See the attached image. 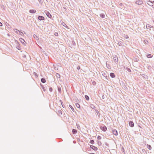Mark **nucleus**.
Returning <instances> with one entry per match:
<instances>
[{
    "label": "nucleus",
    "instance_id": "obj_61",
    "mask_svg": "<svg viewBox=\"0 0 154 154\" xmlns=\"http://www.w3.org/2000/svg\"><path fill=\"white\" fill-rule=\"evenodd\" d=\"M149 1H152L153 2H154V0H149Z\"/></svg>",
    "mask_w": 154,
    "mask_h": 154
},
{
    "label": "nucleus",
    "instance_id": "obj_18",
    "mask_svg": "<svg viewBox=\"0 0 154 154\" xmlns=\"http://www.w3.org/2000/svg\"><path fill=\"white\" fill-rule=\"evenodd\" d=\"M41 82L43 83H44L46 82V80L45 78H42L41 79Z\"/></svg>",
    "mask_w": 154,
    "mask_h": 154
},
{
    "label": "nucleus",
    "instance_id": "obj_19",
    "mask_svg": "<svg viewBox=\"0 0 154 154\" xmlns=\"http://www.w3.org/2000/svg\"><path fill=\"white\" fill-rule=\"evenodd\" d=\"M153 56L152 55H151L150 54H148L146 55V57L148 58H152Z\"/></svg>",
    "mask_w": 154,
    "mask_h": 154
},
{
    "label": "nucleus",
    "instance_id": "obj_7",
    "mask_svg": "<svg viewBox=\"0 0 154 154\" xmlns=\"http://www.w3.org/2000/svg\"><path fill=\"white\" fill-rule=\"evenodd\" d=\"M90 147L91 149L94 151H97L98 149L97 147L93 145H91Z\"/></svg>",
    "mask_w": 154,
    "mask_h": 154
},
{
    "label": "nucleus",
    "instance_id": "obj_29",
    "mask_svg": "<svg viewBox=\"0 0 154 154\" xmlns=\"http://www.w3.org/2000/svg\"><path fill=\"white\" fill-rule=\"evenodd\" d=\"M90 107L93 109H95L96 108L95 107L93 104H91L90 105Z\"/></svg>",
    "mask_w": 154,
    "mask_h": 154
},
{
    "label": "nucleus",
    "instance_id": "obj_53",
    "mask_svg": "<svg viewBox=\"0 0 154 154\" xmlns=\"http://www.w3.org/2000/svg\"><path fill=\"white\" fill-rule=\"evenodd\" d=\"M77 69H80V66H78L77 67Z\"/></svg>",
    "mask_w": 154,
    "mask_h": 154
},
{
    "label": "nucleus",
    "instance_id": "obj_47",
    "mask_svg": "<svg viewBox=\"0 0 154 154\" xmlns=\"http://www.w3.org/2000/svg\"><path fill=\"white\" fill-rule=\"evenodd\" d=\"M54 35L56 36H57L58 35V34L57 32H55L54 33Z\"/></svg>",
    "mask_w": 154,
    "mask_h": 154
},
{
    "label": "nucleus",
    "instance_id": "obj_41",
    "mask_svg": "<svg viewBox=\"0 0 154 154\" xmlns=\"http://www.w3.org/2000/svg\"><path fill=\"white\" fill-rule=\"evenodd\" d=\"M92 84L93 85H96V82H95V81H93L92 82Z\"/></svg>",
    "mask_w": 154,
    "mask_h": 154
},
{
    "label": "nucleus",
    "instance_id": "obj_46",
    "mask_svg": "<svg viewBox=\"0 0 154 154\" xmlns=\"http://www.w3.org/2000/svg\"><path fill=\"white\" fill-rule=\"evenodd\" d=\"M41 85V86H42V89H43V90L44 91H46V89H45V87H44L43 86H42Z\"/></svg>",
    "mask_w": 154,
    "mask_h": 154
},
{
    "label": "nucleus",
    "instance_id": "obj_25",
    "mask_svg": "<svg viewBox=\"0 0 154 154\" xmlns=\"http://www.w3.org/2000/svg\"><path fill=\"white\" fill-rule=\"evenodd\" d=\"M147 148L151 150L152 149L151 146L149 144H147Z\"/></svg>",
    "mask_w": 154,
    "mask_h": 154
},
{
    "label": "nucleus",
    "instance_id": "obj_5",
    "mask_svg": "<svg viewBox=\"0 0 154 154\" xmlns=\"http://www.w3.org/2000/svg\"><path fill=\"white\" fill-rule=\"evenodd\" d=\"M100 128L103 131L105 132L107 130V127L106 126H100Z\"/></svg>",
    "mask_w": 154,
    "mask_h": 154
},
{
    "label": "nucleus",
    "instance_id": "obj_11",
    "mask_svg": "<svg viewBox=\"0 0 154 154\" xmlns=\"http://www.w3.org/2000/svg\"><path fill=\"white\" fill-rule=\"evenodd\" d=\"M114 61L116 63H117L118 62V57L115 56L113 58Z\"/></svg>",
    "mask_w": 154,
    "mask_h": 154
},
{
    "label": "nucleus",
    "instance_id": "obj_49",
    "mask_svg": "<svg viewBox=\"0 0 154 154\" xmlns=\"http://www.w3.org/2000/svg\"><path fill=\"white\" fill-rule=\"evenodd\" d=\"M19 34L21 36L23 35V33L22 32H19Z\"/></svg>",
    "mask_w": 154,
    "mask_h": 154
},
{
    "label": "nucleus",
    "instance_id": "obj_42",
    "mask_svg": "<svg viewBox=\"0 0 154 154\" xmlns=\"http://www.w3.org/2000/svg\"><path fill=\"white\" fill-rule=\"evenodd\" d=\"M146 27L147 28H150V25L149 24H147L146 25Z\"/></svg>",
    "mask_w": 154,
    "mask_h": 154
},
{
    "label": "nucleus",
    "instance_id": "obj_26",
    "mask_svg": "<svg viewBox=\"0 0 154 154\" xmlns=\"http://www.w3.org/2000/svg\"><path fill=\"white\" fill-rule=\"evenodd\" d=\"M56 77L57 78H60V74H59V73H56Z\"/></svg>",
    "mask_w": 154,
    "mask_h": 154
},
{
    "label": "nucleus",
    "instance_id": "obj_9",
    "mask_svg": "<svg viewBox=\"0 0 154 154\" xmlns=\"http://www.w3.org/2000/svg\"><path fill=\"white\" fill-rule=\"evenodd\" d=\"M113 134L116 136H117L118 134V132L116 129H113L112 130Z\"/></svg>",
    "mask_w": 154,
    "mask_h": 154
},
{
    "label": "nucleus",
    "instance_id": "obj_13",
    "mask_svg": "<svg viewBox=\"0 0 154 154\" xmlns=\"http://www.w3.org/2000/svg\"><path fill=\"white\" fill-rule=\"evenodd\" d=\"M29 12L31 13H35L36 12V11L34 9H30L29 11Z\"/></svg>",
    "mask_w": 154,
    "mask_h": 154
},
{
    "label": "nucleus",
    "instance_id": "obj_1",
    "mask_svg": "<svg viewBox=\"0 0 154 154\" xmlns=\"http://www.w3.org/2000/svg\"><path fill=\"white\" fill-rule=\"evenodd\" d=\"M70 99L72 102H76V103H79L81 102V100L78 99L76 97L73 98H70Z\"/></svg>",
    "mask_w": 154,
    "mask_h": 154
},
{
    "label": "nucleus",
    "instance_id": "obj_44",
    "mask_svg": "<svg viewBox=\"0 0 154 154\" xmlns=\"http://www.w3.org/2000/svg\"><path fill=\"white\" fill-rule=\"evenodd\" d=\"M49 90L50 92H52L53 90V89L52 87H50L49 88Z\"/></svg>",
    "mask_w": 154,
    "mask_h": 154
},
{
    "label": "nucleus",
    "instance_id": "obj_55",
    "mask_svg": "<svg viewBox=\"0 0 154 154\" xmlns=\"http://www.w3.org/2000/svg\"><path fill=\"white\" fill-rule=\"evenodd\" d=\"M62 106L63 108L64 107V105L63 104V103H61Z\"/></svg>",
    "mask_w": 154,
    "mask_h": 154
},
{
    "label": "nucleus",
    "instance_id": "obj_6",
    "mask_svg": "<svg viewBox=\"0 0 154 154\" xmlns=\"http://www.w3.org/2000/svg\"><path fill=\"white\" fill-rule=\"evenodd\" d=\"M38 20L41 21L45 20L44 17L42 16H39L38 17Z\"/></svg>",
    "mask_w": 154,
    "mask_h": 154
},
{
    "label": "nucleus",
    "instance_id": "obj_56",
    "mask_svg": "<svg viewBox=\"0 0 154 154\" xmlns=\"http://www.w3.org/2000/svg\"><path fill=\"white\" fill-rule=\"evenodd\" d=\"M60 102L61 103H61H63V102H62V100H59Z\"/></svg>",
    "mask_w": 154,
    "mask_h": 154
},
{
    "label": "nucleus",
    "instance_id": "obj_35",
    "mask_svg": "<svg viewBox=\"0 0 154 154\" xmlns=\"http://www.w3.org/2000/svg\"><path fill=\"white\" fill-rule=\"evenodd\" d=\"M90 143L92 144H93L94 143V141L93 140H91Z\"/></svg>",
    "mask_w": 154,
    "mask_h": 154
},
{
    "label": "nucleus",
    "instance_id": "obj_15",
    "mask_svg": "<svg viewBox=\"0 0 154 154\" xmlns=\"http://www.w3.org/2000/svg\"><path fill=\"white\" fill-rule=\"evenodd\" d=\"M16 48L18 50H21V48L20 47L19 43L18 44V45L17 44L16 45Z\"/></svg>",
    "mask_w": 154,
    "mask_h": 154
},
{
    "label": "nucleus",
    "instance_id": "obj_48",
    "mask_svg": "<svg viewBox=\"0 0 154 154\" xmlns=\"http://www.w3.org/2000/svg\"><path fill=\"white\" fill-rule=\"evenodd\" d=\"M85 97L86 99L87 100H89V97Z\"/></svg>",
    "mask_w": 154,
    "mask_h": 154
},
{
    "label": "nucleus",
    "instance_id": "obj_23",
    "mask_svg": "<svg viewBox=\"0 0 154 154\" xmlns=\"http://www.w3.org/2000/svg\"><path fill=\"white\" fill-rule=\"evenodd\" d=\"M69 107L71 109H72V111L73 112H75V110H74V109L73 108V107L71 105H69Z\"/></svg>",
    "mask_w": 154,
    "mask_h": 154
},
{
    "label": "nucleus",
    "instance_id": "obj_34",
    "mask_svg": "<svg viewBox=\"0 0 154 154\" xmlns=\"http://www.w3.org/2000/svg\"><path fill=\"white\" fill-rule=\"evenodd\" d=\"M76 125H77V127L78 129L79 130H81V127H80L79 125V124H77Z\"/></svg>",
    "mask_w": 154,
    "mask_h": 154
},
{
    "label": "nucleus",
    "instance_id": "obj_31",
    "mask_svg": "<svg viewBox=\"0 0 154 154\" xmlns=\"http://www.w3.org/2000/svg\"><path fill=\"white\" fill-rule=\"evenodd\" d=\"M33 37L34 38H36V39L37 40H38V37H37V36L36 35H35V34L33 35Z\"/></svg>",
    "mask_w": 154,
    "mask_h": 154
},
{
    "label": "nucleus",
    "instance_id": "obj_38",
    "mask_svg": "<svg viewBox=\"0 0 154 154\" xmlns=\"http://www.w3.org/2000/svg\"><path fill=\"white\" fill-rule=\"evenodd\" d=\"M101 138H102L100 136H98L97 137V139L98 140H100L101 139Z\"/></svg>",
    "mask_w": 154,
    "mask_h": 154
},
{
    "label": "nucleus",
    "instance_id": "obj_60",
    "mask_svg": "<svg viewBox=\"0 0 154 154\" xmlns=\"http://www.w3.org/2000/svg\"><path fill=\"white\" fill-rule=\"evenodd\" d=\"M73 42V45H75V42Z\"/></svg>",
    "mask_w": 154,
    "mask_h": 154
},
{
    "label": "nucleus",
    "instance_id": "obj_52",
    "mask_svg": "<svg viewBox=\"0 0 154 154\" xmlns=\"http://www.w3.org/2000/svg\"><path fill=\"white\" fill-rule=\"evenodd\" d=\"M102 75L104 77H105L106 76V74L104 72L103 73Z\"/></svg>",
    "mask_w": 154,
    "mask_h": 154
},
{
    "label": "nucleus",
    "instance_id": "obj_2",
    "mask_svg": "<svg viewBox=\"0 0 154 154\" xmlns=\"http://www.w3.org/2000/svg\"><path fill=\"white\" fill-rule=\"evenodd\" d=\"M44 12L48 18H51L52 17V15L48 11H45Z\"/></svg>",
    "mask_w": 154,
    "mask_h": 154
},
{
    "label": "nucleus",
    "instance_id": "obj_57",
    "mask_svg": "<svg viewBox=\"0 0 154 154\" xmlns=\"http://www.w3.org/2000/svg\"><path fill=\"white\" fill-rule=\"evenodd\" d=\"M105 77H106V78L108 80V78L109 77V76H108V77H107L106 76H105Z\"/></svg>",
    "mask_w": 154,
    "mask_h": 154
},
{
    "label": "nucleus",
    "instance_id": "obj_10",
    "mask_svg": "<svg viewBox=\"0 0 154 154\" xmlns=\"http://www.w3.org/2000/svg\"><path fill=\"white\" fill-rule=\"evenodd\" d=\"M61 24L63 26H64L65 27L67 28V29H69V28L68 26H67L66 24H65V23H64V22H63V21H62V22H61Z\"/></svg>",
    "mask_w": 154,
    "mask_h": 154
},
{
    "label": "nucleus",
    "instance_id": "obj_37",
    "mask_svg": "<svg viewBox=\"0 0 154 154\" xmlns=\"http://www.w3.org/2000/svg\"><path fill=\"white\" fill-rule=\"evenodd\" d=\"M144 42L146 44H147L148 43V41L147 40H144Z\"/></svg>",
    "mask_w": 154,
    "mask_h": 154
},
{
    "label": "nucleus",
    "instance_id": "obj_16",
    "mask_svg": "<svg viewBox=\"0 0 154 154\" xmlns=\"http://www.w3.org/2000/svg\"><path fill=\"white\" fill-rule=\"evenodd\" d=\"M124 68L125 69H126L127 71L128 72H131V69L127 67H125V66H124Z\"/></svg>",
    "mask_w": 154,
    "mask_h": 154
},
{
    "label": "nucleus",
    "instance_id": "obj_54",
    "mask_svg": "<svg viewBox=\"0 0 154 154\" xmlns=\"http://www.w3.org/2000/svg\"><path fill=\"white\" fill-rule=\"evenodd\" d=\"M3 25V24L2 23L0 22V26H2Z\"/></svg>",
    "mask_w": 154,
    "mask_h": 154
},
{
    "label": "nucleus",
    "instance_id": "obj_12",
    "mask_svg": "<svg viewBox=\"0 0 154 154\" xmlns=\"http://www.w3.org/2000/svg\"><path fill=\"white\" fill-rule=\"evenodd\" d=\"M100 99L101 100L102 99H103V101L104 102L106 101L107 100V97H101L102 98L100 97H99Z\"/></svg>",
    "mask_w": 154,
    "mask_h": 154
},
{
    "label": "nucleus",
    "instance_id": "obj_24",
    "mask_svg": "<svg viewBox=\"0 0 154 154\" xmlns=\"http://www.w3.org/2000/svg\"><path fill=\"white\" fill-rule=\"evenodd\" d=\"M75 105L78 108H79L80 107V105L78 103H75Z\"/></svg>",
    "mask_w": 154,
    "mask_h": 154
},
{
    "label": "nucleus",
    "instance_id": "obj_30",
    "mask_svg": "<svg viewBox=\"0 0 154 154\" xmlns=\"http://www.w3.org/2000/svg\"><path fill=\"white\" fill-rule=\"evenodd\" d=\"M147 3L149 5L151 6V5H150V4H152V2L151 1H149L147 2Z\"/></svg>",
    "mask_w": 154,
    "mask_h": 154
},
{
    "label": "nucleus",
    "instance_id": "obj_58",
    "mask_svg": "<svg viewBox=\"0 0 154 154\" xmlns=\"http://www.w3.org/2000/svg\"><path fill=\"white\" fill-rule=\"evenodd\" d=\"M40 3L42 2V0H38Z\"/></svg>",
    "mask_w": 154,
    "mask_h": 154
},
{
    "label": "nucleus",
    "instance_id": "obj_63",
    "mask_svg": "<svg viewBox=\"0 0 154 154\" xmlns=\"http://www.w3.org/2000/svg\"><path fill=\"white\" fill-rule=\"evenodd\" d=\"M90 154H95V153H90Z\"/></svg>",
    "mask_w": 154,
    "mask_h": 154
},
{
    "label": "nucleus",
    "instance_id": "obj_51",
    "mask_svg": "<svg viewBox=\"0 0 154 154\" xmlns=\"http://www.w3.org/2000/svg\"><path fill=\"white\" fill-rule=\"evenodd\" d=\"M106 67L109 69H110V68H109V67L108 66H109V65L107 63H106Z\"/></svg>",
    "mask_w": 154,
    "mask_h": 154
},
{
    "label": "nucleus",
    "instance_id": "obj_43",
    "mask_svg": "<svg viewBox=\"0 0 154 154\" xmlns=\"http://www.w3.org/2000/svg\"><path fill=\"white\" fill-rule=\"evenodd\" d=\"M139 59L137 58L134 59V61L135 62H137L139 61Z\"/></svg>",
    "mask_w": 154,
    "mask_h": 154
},
{
    "label": "nucleus",
    "instance_id": "obj_14",
    "mask_svg": "<svg viewBox=\"0 0 154 154\" xmlns=\"http://www.w3.org/2000/svg\"><path fill=\"white\" fill-rule=\"evenodd\" d=\"M110 76H111V77L112 78H115L116 76L115 74L113 72H111L110 73Z\"/></svg>",
    "mask_w": 154,
    "mask_h": 154
},
{
    "label": "nucleus",
    "instance_id": "obj_40",
    "mask_svg": "<svg viewBox=\"0 0 154 154\" xmlns=\"http://www.w3.org/2000/svg\"><path fill=\"white\" fill-rule=\"evenodd\" d=\"M33 74L35 75L36 77H38V75H37V73L35 72H34L33 73Z\"/></svg>",
    "mask_w": 154,
    "mask_h": 154
},
{
    "label": "nucleus",
    "instance_id": "obj_21",
    "mask_svg": "<svg viewBox=\"0 0 154 154\" xmlns=\"http://www.w3.org/2000/svg\"><path fill=\"white\" fill-rule=\"evenodd\" d=\"M142 76L146 79H148V76L146 75L143 74Z\"/></svg>",
    "mask_w": 154,
    "mask_h": 154
},
{
    "label": "nucleus",
    "instance_id": "obj_33",
    "mask_svg": "<svg viewBox=\"0 0 154 154\" xmlns=\"http://www.w3.org/2000/svg\"><path fill=\"white\" fill-rule=\"evenodd\" d=\"M97 144L99 146H100L102 145L101 142L99 141H97Z\"/></svg>",
    "mask_w": 154,
    "mask_h": 154
},
{
    "label": "nucleus",
    "instance_id": "obj_27",
    "mask_svg": "<svg viewBox=\"0 0 154 154\" xmlns=\"http://www.w3.org/2000/svg\"><path fill=\"white\" fill-rule=\"evenodd\" d=\"M62 112L61 110H58L57 111V114H58V115H61L62 114Z\"/></svg>",
    "mask_w": 154,
    "mask_h": 154
},
{
    "label": "nucleus",
    "instance_id": "obj_20",
    "mask_svg": "<svg viewBox=\"0 0 154 154\" xmlns=\"http://www.w3.org/2000/svg\"><path fill=\"white\" fill-rule=\"evenodd\" d=\"M119 45L120 46H123V42L121 41H120L119 42Z\"/></svg>",
    "mask_w": 154,
    "mask_h": 154
},
{
    "label": "nucleus",
    "instance_id": "obj_36",
    "mask_svg": "<svg viewBox=\"0 0 154 154\" xmlns=\"http://www.w3.org/2000/svg\"><path fill=\"white\" fill-rule=\"evenodd\" d=\"M14 31H15V32L16 33H17V34L18 33V32H19V31L18 30L16 29H14Z\"/></svg>",
    "mask_w": 154,
    "mask_h": 154
},
{
    "label": "nucleus",
    "instance_id": "obj_32",
    "mask_svg": "<svg viewBox=\"0 0 154 154\" xmlns=\"http://www.w3.org/2000/svg\"><path fill=\"white\" fill-rule=\"evenodd\" d=\"M95 111H96V112L97 114V115L99 117H100V114L98 111L96 109L95 110Z\"/></svg>",
    "mask_w": 154,
    "mask_h": 154
},
{
    "label": "nucleus",
    "instance_id": "obj_39",
    "mask_svg": "<svg viewBox=\"0 0 154 154\" xmlns=\"http://www.w3.org/2000/svg\"><path fill=\"white\" fill-rule=\"evenodd\" d=\"M124 35V37L126 39H127L129 38V37L127 35Z\"/></svg>",
    "mask_w": 154,
    "mask_h": 154
},
{
    "label": "nucleus",
    "instance_id": "obj_64",
    "mask_svg": "<svg viewBox=\"0 0 154 154\" xmlns=\"http://www.w3.org/2000/svg\"><path fill=\"white\" fill-rule=\"evenodd\" d=\"M139 127H140V128H142L141 127H140V125H139Z\"/></svg>",
    "mask_w": 154,
    "mask_h": 154
},
{
    "label": "nucleus",
    "instance_id": "obj_28",
    "mask_svg": "<svg viewBox=\"0 0 154 154\" xmlns=\"http://www.w3.org/2000/svg\"><path fill=\"white\" fill-rule=\"evenodd\" d=\"M100 17L102 18H104L105 17V15L103 14H100Z\"/></svg>",
    "mask_w": 154,
    "mask_h": 154
},
{
    "label": "nucleus",
    "instance_id": "obj_62",
    "mask_svg": "<svg viewBox=\"0 0 154 154\" xmlns=\"http://www.w3.org/2000/svg\"><path fill=\"white\" fill-rule=\"evenodd\" d=\"M151 6L153 8H154V5H151Z\"/></svg>",
    "mask_w": 154,
    "mask_h": 154
},
{
    "label": "nucleus",
    "instance_id": "obj_50",
    "mask_svg": "<svg viewBox=\"0 0 154 154\" xmlns=\"http://www.w3.org/2000/svg\"><path fill=\"white\" fill-rule=\"evenodd\" d=\"M15 42L16 43V45H17V44L18 45V44H19V42L17 40H15Z\"/></svg>",
    "mask_w": 154,
    "mask_h": 154
},
{
    "label": "nucleus",
    "instance_id": "obj_22",
    "mask_svg": "<svg viewBox=\"0 0 154 154\" xmlns=\"http://www.w3.org/2000/svg\"><path fill=\"white\" fill-rule=\"evenodd\" d=\"M58 90L59 93H61V89L60 86H58Z\"/></svg>",
    "mask_w": 154,
    "mask_h": 154
},
{
    "label": "nucleus",
    "instance_id": "obj_8",
    "mask_svg": "<svg viewBox=\"0 0 154 154\" xmlns=\"http://www.w3.org/2000/svg\"><path fill=\"white\" fill-rule=\"evenodd\" d=\"M129 126L131 127H133L134 126V124L132 121H131L129 122Z\"/></svg>",
    "mask_w": 154,
    "mask_h": 154
},
{
    "label": "nucleus",
    "instance_id": "obj_45",
    "mask_svg": "<svg viewBox=\"0 0 154 154\" xmlns=\"http://www.w3.org/2000/svg\"><path fill=\"white\" fill-rule=\"evenodd\" d=\"M105 145L106 146H107L108 147H109V144L107 142H105Z\"/></svg>",
    "mask_w": 154,
    "mask_h": 154
},
{
    "label": "nucleus",
    "instance_id": "obj_3",
    "mask_svg": "<svg viewBox=\"0 0 154 154\" xmlns=\"http://www.w3.org/2000/svg\"><path fill=\"white\" fill-rule=\"evenodd\" d=\"M135 3L138 5H141L143 3L142 0H137L135 2Z\"/></svg>",
    "mask_w": 154,
    "mask_h": 154
},
{
    "label": "nucleus",
    "instance_id": "obj_59",
    "mask_svg": "<svg viewBox=\"0 0 154 154\" xmlns=\"http://www.w3.org/2000/svg\"><path fill=\"white\" fill-rule=\"evenodd\" d=\"M120 5L121 6H122V3H121L120 4Z\"/></svg>",
    "mask_w": 154,
    "mask_h": 154
},
{
    "label": "nucleus",
    "instance_id": "obj_4",
    "mask_svg": "<svg viewBox=\"0 0 154 154\" xmlns=\"http://www.w3.org/2000/svg\"><path fill=\"white\" fill-rule=\"evenodd\" d=\"M19 40L22 44H23L24 45H26V42H25L24 39H23L22 38H19Z\"/></svg>",
    "mask_w": 154,
    "mask_h": 154
},
{
    "label": "nucleus",
    "instance_id": "obj_17",
    "mask_svg": "<svg viewBox=\"0 0 154 154\" xmlns=\"http://www.w3.org/2000/svg\"><path fill=\"white\" fill-rule=\"evenodd\" d=\"M72 132L73 134H75L77 133V130L75 129H72Z\"/></svg>",
    "mask_w": 154,
    "mask_h": 154
}]
</instances>
